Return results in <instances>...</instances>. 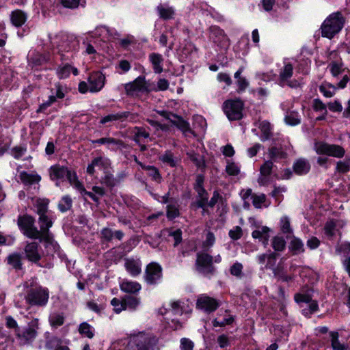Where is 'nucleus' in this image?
I'll return each instance as SVG.
<instances>
[{
    "mask_svg": "<svg viewBox=\"0 0 350 350\" xmlns=\"http://www.w3.org/2000/svg\"><path fill=\"white\" fill-rule=\"evenodd\" d=\"M25 290V300L30 306L45 307L49 299V290L39 284L36 280L31 278L23 283Z\"/></svg>",
    "mask_w": 350,
    "mask_h": 350,
    "instance_id": "1",
    "label": "nucleus"
},
{
    "mask_svg": "<svg viewBox=\"0 0 350 350\" xmlns=\"http://www.w3.org/2000/svg\"><path fill=\"white\" fill-rule=\"evenodd\" d=\"M345 19L341 12H336L329 15L321 25L323 37L332 39L342 29Z\"/></svg>",
    "mask_w": 350,
    "mask_h": 350,
    "instance_id": "2",
    "label": "nucleus"
},
{
    "mask_svg": "<svg viewBox=\"0 0 350 350\" xmlns=\"http://www.w3.org/2000/svg\"><path fill=\"white\" fill-rule=\"evenodd\" d=\"M49 175L52 180L56 182L58 186L60 183L68 180L74 187L78 181L75 172L67 167L60 165H54L49 168Z\"/></svg>",
    "mask_w": 350,
    "mask_h": 350,
    "instance_id": "3",
    "label": "nucleus"
},
{
    "mask_svg": "<svg viewBox=\"0 0 350 350\" xmlns=\"http://www.w3.org/2000/svg\"><path fill=\"white\" fill-rule=\"evenodd\" d=\"M155 338L150 334L139 332L131 334L126 346L128 350H150V346L155 343Z\"/></svg>",
    "mask_w": 350,
    "mask_h": 350,
    "instance_id": "4",
    "label": "nucleus"
},
{
    "mask_svg": "<svg viewBox=\"0 0 350 350\" xmlns=\"http://www.w3.org/2000/svg\"><path fill=\"white\" fill-rule=\"evenodd\" d=\"M17 224L25 236L32 239H38L40 233L35 226V219L32 216L29 215L18 216Z\"/></svg>",
    "mask_w": 350,
    "mask_h": 350,
    "instance_id": "5",
    "label": "nucleus"
},
{
    "mask_svg": "<svg viewBox=\"0 0 350 350\" xmlns=\"http://www.w3.org/2000/svg\"><path fill=\"white\" fill-rule=\"evenodd\" d=\"M38 329V319H35L29 323L28 325L23 330L17 331L16 334V338L20 345H25L33 342L37 336V329Z\"/></svg>",
    "mask_w": 350,
    "mask_h": 350,
    "instance_id": "6",
    "label": "nucleus"
},
{
    "mask_svg": "<svg viewBox=\"0 0 350 350\" xmlns=\"http://www.w3.org/2000/svg\"><path fill=\"white\" fill-rule=\"evenodd\" d=\"M213 257L206 253H198L196 261L197 271L206 277L214 275L215 269L213 265Z\"/></svg>",
    "mask_w": 350,
    "mask_h": 350,
    "instance_id": "7",
    "label": "nucleus"
},
{
    "mask_svg": "<svg viewBox=\"0 0 350 350\" xmlns=\"http://www.w3.org/2000/svg\"><path fill=\"white\" fill-rule=\"evenodd\" d=\"M314 149L318 154H325L336 158H342L345 154V150L337 144H329L323 142L314 144Z\"/></svg>",
    "mask_w": 350,
    "mask_h": 350,
    "instance_id": "8",
    "label": "nucleus"
},
{
    "mask_svg": "<svg viewBox=\"0 0 350 350\" xmlns=\"http://www.w3.org/2000/svg\"><path fill=\"white\" fill-rule=\"evenodd\" d=\"M38 223L40 226V233L38 240L45 241L48 243H52L53 236L50 232L49 228L53 226L52 219L46 214L39 215Z\"/></svg>",
    "mask_w": 350,
    "mask_h": 350,
    "instance_id": "9",
    "label": "nucleus"
},
{
    "mask_svg": "<svg viewBox=\"0 0 350 350\" xmlns=\"http://www.w3.org/2000/svg\"><path fill=\"white\" fill-rule=\"evenodd\" d=\"M243 104L240 100H228L224 103V111L230 120H238L243 117Z\"/></svg>",
    "mask_w": 350,
    "mask_h": 350,
    "instance_id": "10",
    "label": "nucleus"
},
{
    "mask_svg": "<svg viewBox=\"0 0 350 350\" xmlns=\"http://www.w3.org/2000/svg\"><path fill=\"white\" fill-rule=\"evenodd\" d=\"M24 252L26 258L33 263H36L40 266L39 264L40 260L42 258V250L40 245L37 242H27Z\"/></svg>",
    "mask_w": 350,
    "mask_h": 350,
    "instance_id": "11",
    "label": "nucleus"
},
{
    "mask_svg": "<svg viewBox=\"0 0 350 350\" xmlns=\"http://www.w3.org/2000/svg\"><path fill=\"white\" fill-rule=\"evenodd\" d=\"M218 307L219 303L215 298L205 294H202L198 297L196 301V308L206 313H211L216 310Z\"/></svg>",
    "mask_w": 350,
    "mask_h": 350,
    "instance_id": "12",
    "label": "nucleus"
},
{
    "mask_svg": "<svg viewBox=\"0 0 350 350\" xmlns=\"http://www.w3.org/2000/svg\"><path fill=\"white\" fill-rule=\"evenodd\" d=\"M295 301L297 304H308V308L302 309V314L306 317H310L319 310V305L316 301L312 300L309 294L297 293L295 295Z\"/></svg>",
    "mask_w": 350,
    "mask_h": 350,
    "instance_id": "13",
    "label": "nucleus"
},
{
    "mask_svg": "<svg viewBox=\"0 0 350 350\" xmlns=\"http://www.w3.org/2000/svg\"><path fill=\"white\" fill-rule=\"evenodd\" d=\"M162 277L161 267L154 262L149 264L146 270L145 280L149 284H156Z\"/></svg>",
    "mask_w": 350,
    "mask_h": 350,
    "instance_id": "14",
    "label": "nucleus"
},
{
    "mask_svg": "<svg viewBox=\"0 0 350 350\" xmlns=\"http://www.w3.org/2000/svg\"><path fill=\"white\" fill-rule=\"evenodd\" d=\"M125 91L126 94L129 96H133L139 92L148 91L145 77L139 76L133 82L126 83L125 85Z\"/></svg>",
    "mask_w": 350,
    "mask_h": 350,
    "instance_id": "15",
    "label": "nucleus"
},
{
    "mask_svg": "<svg viewBox=\"0 0 350 350\" xmlns=\"http://www.w3.org/2000/svg\"><path fill=\"white\" fill-rule=\"evenodd\" d=\"M210 38L221 47H228L230 45V40L224 31L217 26L210 27Z\"/></svg>",
    "mask_w": 350,
    "mask_h": 350,
    "instance_id": "16",
    "label": "nucleus"
},
{
    "mask_svg": "<svg viewBox=\"0 0 350 350\" xmlns=\"http://www.w3.org/2000/svg\"><path fill=\"white\" fill-rule=\"evenodd\" d=\"M105 83V77L100 72L92 73L88 77L89 91L97 92L102 90Z\"/></svg>",
    "mask_w": 350,
    "mask_h": 350,
    "instance_id": "17",
    "label": "nucleus"
},
{
    "mask_svg": "<svg viewBox=\"0 0 350 350\" xmlns=\"http://www.w3.org/2000/svg\"><path fill=\"white\" fill-rule=\"evenodd\" d=\"M110 165L111 162L109 159L103 157H96L88 165L87 172L92 176L96 172V167L104 172L110 169Z\"/></svg>",
    "mask_w": 350,
    "mask_h": 350,
    "instance_id": "18",
    "label": "nucleus"
},
{
    "mask_svg": "<svg viewBox=\"0 0 350 350\" xmlns=\"http://www.w3.org/2000/svg\"><path fill=\"white\" fill-rule=\"evenodd\" d=\"M61 42L57 45L59 52H69L76 50L79 46L78 40L73 36L62 35L60 36Z\"/></svg>",
    "mask_w": 350,
    "mask_h": 350,
    "instance_id": "19",
    "label": "nucleus"
},
{
    "mask_svg": "<svg viewBox=\"0 0 350 350\" xmlns=\"http://www.w3.org/2000/svg\"><path fill=\"white\" fill-rule=\"evenodd\" d=\"M129 118L133 120L134 115L131 114L129 111H120L116 113L109 114L102 118L100 120V123L105 124L109 122H115L118 120L124 121Z\"/></svg>",
    "mask_w": 350,
    "mask_h": 350,
    "instance_id": "20",
    "label": "nucleus"
},
{
    "mask_svg": "<svg viewBox=\"0 0 350 350\" xmlns=\"http://www.w3.org/2000/svg\"><path fill=\"white\" fill-rule=\"evenodd\" d=\"M142 264L139 260L126 258L124 262V267L127 272L133 277H136L141 273Z\"/></svg>",
    "mask_w": 350,
    "mask_h": 350,
    "instance_id": "21",
    "label": "nucleus"
},
{
    "mask_svg": "<svg viewBox=\"0 0 350 350\" xmlns=\"http://www.w3.org/2000/svg\"><path fill=\"white\" fill-rule=\"evenodd\" d=\"M120 288L124 293L135 294L141 290L142 286L137 282L123 280L120 284Z\"/></svg>",
    "mask_w": 350,
    "mask_h": 350,
    "instance_id": "22",
    "label": "nucleus"
},
{
    "mask_svg": "<svg viewBox=\"0 0 350 350\" xmlns=\"http://www.w3.org/2000/svg\"><path fill=\"white\" fill-rule=\"evenodd\" d=\"M293 73V66L288 62H284V66L280 69L279 72V83L281 86H284L286 81L292 77Z\"/></svg>",
    "mask_w": 350,
    "mask_h": 350,
    "instance_id": "23",
    "label": "nucleus"
},
{
    "mask_svg": "<svg viewBox=\"0 0 350 350\" xmlns=\"http://www.w3.org/2000/svg\"><path fill=\"white\" fill-rule=\"evenodd\" d=\"M27 19V14L21 10H15L10 14L11 23L16 27H21L24 25Z\"/></svg>",
    "mask_w": 350,
    "mask_h": 350,
    "instance_id": "24",
    "label": "nucleus"
},
{
    "mask_svg": "<svg viewBox=\"0 0 350 350\" xmlns=\"http://www.w3.org/2000/svg\"><path fill=\"white\" fill-rule=\"evenodd\" d=\"M269 231L270 229L268 227L260 226L252 232V236L254 239H259L266 246L269 239Z\"/></svg>",
    "mask_w": 350,
    "mask_h": 350,
    "instance_id": "25",
    "label": "nucleus"
},
{
    "mask_svg": "<svg viewBox=\"0 0 350 350\" xmlns=\"http://www.w3.org/2000/svg\"><path fill=\"white\" fill-rule=\"evenodd\" d=\"M159 159L171 167H175L178 164L180 159L175 157L171 150H166L159 157Z\"/></svg>",
    "mask_w": 350,
    "mask_h": 350,
    "instance_id": "26",
    "label": "nucleus"
},
{
    "mask_svg": "<svg viewBox=\"0 0 350 350\" xmlns=\"http://www.w3.org/2000/svg\"><path fill=\"white\" fill-rule=\"evenodd\" d=\"M157 10L160 18L163 20H170L174 18L175 15V10L172 6L167 4H160L157 6Z\"/></svg>",
    "mask_w": 350,
    "mask_h": 350,
    "instance_id": "27",
    "label": "nucleus"
},
{
    "mask_svg": "<svg viewBox=\"0 0 350 350\" xmlns=\"http://www.w3.org/2000/svg\"><path fill=\"white\" fill-rule=\"evenodd\" d=\"M137 163L143 169L148 172V175L151 177L152 180L160 183L162 180L161 175L159 173V170L153 165H147L143 164L142 162L136 160Z\"/></svg>",
    "mask_w": 350,
    "mask_h": 350,
    "instance_id": "28",
    "label": "nucleus"
},
{
    "mask_svg": "<svg viewBox=\"0 0 350 350\" xmlns=\"http://www.w3.org/2000/svg\"><path fill=\"white\" fill-rule=\"evenodd\" d=\"M171 122L177 126L185 136H187L189 133L194 135L190 128L189 124L187 121L184 120L181 117L175 115V117Z\"/></svg>",
    "mask_w": 350,
    "mask_h": 350,
    "instance_id": "29",
    "label": "nucleus"
},
{
    "mask_svg": "<svg viewBox=\"0 0 350 350\" xmlns=\"http://www.w3.org/2000/svg\"><path fill=\"white\" fill-rule=\"evenodd\" d=\"M19 178L21 182L25 185H31L35 183H38L41 180V176L38 174H29L25 171L20 172Z\"/></svg>",
    "mask_w": 350,
    "mask_h": 350,
    "instance_id": "30",
    "label": "nucleus"
},
{
    "mask_svg": "<svg viewBox=\"0 0 350 350\" xmlns=\"http://www.w3.org/2000/svg\"><path fill=\"white\" fill-rule=\"evenodd\" d=\"M132 133L133 135V140L138 144L144 142V139L150 137L149 132H148L144 127L142 126H135L132 130Z\"/></svg>",
    "mask_w": 350,
    "mask_h": 350,
    "instance_id": "31",
    "label": "nucleus"
},
{
    "mask_svg": "<svg viewBox=\"0 0 350 350\" xmlns=\"http://www.w3.org/2000/svg\"><path fill=\"white\" fill-rule=\"evenodd\" d=\"M149 59L152 65L155 73L163 72V58L161 54L152 53L149 55Z\"/></svg>",
    "mask_w": 350,
    "mask_h": 350,
    "instance_id": "32",
    "label": "nucleus"
},
{
    "mask_svg": "<svg viewBox=\"0 0 350 350\" xmlns=\"http://www.w3.org/2000/svg\"><path fill=\"white\" fill-rule=\"evenodd\" d=\"M310 169L309 162L304 159L297 160L293 164V170L298 175L307 174Z\"/></svg>",
    "mask_w": 350,
    "mask_h": 350,
    "instance_id": "33",
    "label": "nucleus"
},
{
    "mask_svg": "<svg viewBox=\"0 0 350 350\" xmlns=\"http://www.w3.org/2000/svg\"><path fill=\"white\" fill-rule=\"evenodd\" d=\"M288 249L293 255H297L304 252V245L300 239L293 236Z\"/></svg>",
    "mask_w": 350,
    "mask_h": 350,
    "instance_id": "34",
    "label": "nucleus"
},
{
    "mask_svg": "<svg viewBox=\"0 0 350 350\" xmlns=\"http://www.w3.org/2000/svg\"><path fill=\"white\" fill-rule=\"evenodd\" d=\"M329 336L333 350H348V345L340 341L339 334L337 332H331Z\"/></svg>",
    "mask_w": 350,
    "mask_h": 350,
    "instance_id": "35",
    "label": "nucleus"
},
{
    "mask_svg": "<svg viewBox=\"0 0 350 350\" xmlns=\"http://www.w3.org/2000/svg\"><path fill=\"white\" fill-rule=\"evenodd\" d=\"M49 201L47 199L37 198L33 202L36 212L38 215L46 214Z\"/></svg>",
    "mask_w": 350,
    "mask_h": 350,
    "instance_id": "36",
    "label": "nucleus"
},
{
    "mask_svg": "<svg viewBox=\"0 0 350 350\" xmlns=\"http://www.w3.org/2000/svg\"><path fill=\"white\" fill-rule=\"evenodd\" d=\"M269 155L271 159L270 161H278L279 160L286 159L287 153L284 151L282 148L271 147L269 150Z\"/></svg>",
    "mask_w": 350,
    "mask_h": 350,
    "instance_id": "37",
    "label": "nucleus"
},
{
    "mask_svg": "<svg viewBox=\"0 0 350 350\" xmlns=\"http://www.w3.org/2000/svg\"><path fill=\"white\" fill-rule=\"evenodd\" d=\"M124 299L125 309L130 310H135L141 302L140 298L131 295L124 296Z\"/></svg>",
    "mask_w": 350,
    "mask_h": 350,
    "instance_id": "38",
    "label": "nucleus"
},
{
    "mask_svg": "<svg viewBox=\"0 0 350 350\" xmlns=\"http://www.w3.org/2000/svg\"><path fill=\"white\" fill-rule=\"evenodd\" d=\"M258 128L262 132V135L260 137L261 141H266L271 137V127L269 122H260L259 123Z\"/></svg>",
    "mask_w": 350,
    "mask_h": 350,
    "instance_id": "39",
    "label": "nucleus"
},
{
    "mask_svg": "<svg viewBox=\"0 0 350 350\" xmlns=\"http://www.w3.org/2000/svg\"><path fill=\"white\" fill-rule=\"evenodd\" d=\"M7 263L12 268L18 270L22 269L21 256L18 253H13L7 257Z\"/></svg>",
    "mask_w": 350,
    "mask_h": 350,
    "instance_id": "40",
    "label": "nucleus"
},
{
    "mask_svg": "<svg viewBox=\"0 0 350 350\" xmlns=\"http://www.w3.org/2000/svg\"><path fill=\"white\" fill-rule=\"evenodd\" d=\"M196 191L198 193L199 198L197 202V206L199 208H202L204 211H205V207L208 203V194L204 187L197 189Z\"/></svg>",
    "mask_w": 350,
    "mask_h": 350,
    "instance_id": "41",
    "label": "nucleus"
},
{
    "mask_svg": "<svg viewBox=\"0 0 350 350\" xmlns=\"http://www.w3.org/2000/svg\"><path fill=\"white\" fill-rule=\"evenodd\" d=\"M49 60V55L34 53L29 57V62L33 66H40L46 63Z\"/></svg>",
    "mask_w": 350,
    "mask_h": 350,
    "instance_id": "42",
    "label": "nucleus"
},
{
    "mask_svg": "<svg viewBox=\"0 0 350 350\" xmlns=\"http://www.w3.org/2000/svg\"><path fill=\"white\" fill-rule=\"evenodd\" d=\"M78 330L80 334L88 338H92L94 336L93 327L87 322L81 323L79 326Z\"/></svg>",
    "mask_w": 350,
    "mask_h": 350,
    "instance_id": "43",
    "label": "nucleus"
},
{
    "mask_svg": "<svg viewBox=\"0 0 350 350\" xmlns=\"http://www.w3.org/2000/svg\"><path fill=\"white\" fill-rule=\"evenodd\" d=\"M280 229L282 233L286 234V239H288L291 237V235L293 233V230L291 227L290 224V219L284 216L280 219Z\"/></svg>",
    "mask_w": 350,
    "mask_h": 350,
    "instance_id": "44",
    "label": "nucleus"
},
{
    "mask_svg": "<svg viewBox=\"0 0 350 350\" xmlns=\"http://www.w3.org/2000/svg\"><path fill=\"white\" fill-rule=\"evenodd\" d=\"M336 88H337L336 86L326 82L323 83L319 86L320 92L327 98L332 97L336 93Z\"/></svg>",
    "mask_w": 350,
    "mask_h": 350,
    "instance_id": "45",
    "label": "nucleus"
},
{
    "mask_svg": "<svg viewBox=\"0 0 350 350\" xmlns=\"http://www.w3.org/2000/svg\"><path fill=\"white\" fill-rule=\"evenodd\" d=\"M324 230L325 234L329 238H332L337 234H340L336 224L334 221H327L325 226Z\"/></svg>",
    "mask_w": 350,
    "mask_h": 350,
    "instance_id": "46",
    "label": "nucleus"
},
{
    "mask_svg": "<svg viewBox=\"0 0 350 350\" xmlns=\"http://www.w3.org/2000/svg\"><path fill=\"white\" fill-rule=\"evenodd\" d=\"M284 120L287 124L291 126H295L301 122L299 115L295 111H286Z\"/></svg>",
    "mask_w": 350,
    "mask_h": 350,
    "instance_id": "47",
    "label": "nucleus"
},
{
    "mask_svg": "<svg viewBox=\"0 0 350 350\" xmlns=\"http://www.w3.org/2000/svg\"><path fill=\"white\" fill-rule=\"evenodd\" d=\"M74 187L77 189L83 196H88L94 202L98 203L99 197H98L94 192L88 191L84 188L83 185L78 180Z\"/></svg>",
    "mask_w": 350,
    "mask_h": 350,
    "instance_id": "48",
    "label": "nucleus"
},
{
    "mask_svg": "<svg viewBox=\"0 0 350 350\" xmlns=\"http://www.w3.org/2000/svg\"><path fill=\"white\" fill-rule=\"evenodd\" d=\"M187 156L190 160L198 167L202 168L205 166L204 161L202 157L196 153L193 150H189L187 152Z\"/></svg>",
    "mask_w": 350,
    "mask_h": 350,
    "instance_id": "49",
    "label": "nucleus"
},
{
    "mask_svg": "<svg viewBox=\"0 0 350 350\" xmlns=\"http://www.w3.org/2000/svg\"><path fill=\"white\" fill-rule=\"evenodd\" d=\"M105 175L101 177V183L109 187H113L116 185V179L113 175L110 172L109 169L103 172Z\"/></svg>",
    "mask_w": 350,
    "mask_h": 350,
    "instance_id": "50",
    "label": "nucleus"
},
{
    "mask_svg": "<svg viewBox=\"0 0 350 350\" xmlns=\"http://www.w3.org/2000/svg\"><path fill=\"white\" fill-rule=\"evenodd\" d=\"M72 201L70 197H69L68 196H65L62 197V198L59 201L58 208L61 212L64 213L70 209V208L72 207Z\"/></svg>",
    "mask_w": 350,
    "mask_h": 350,
    "instance_id": "51",
    "label": "nucleus"
},
{
    "mask_svg": "<svg viewBox=\"0 0 350 350\" xmlns=\"http://www.w3.org/2000/svg\"><path fill=\"white\" fill-rule=\"evenodd\" d=\"M105 145L109 150L114 151L123 146V142L113 137H107Z\"/></svg>",
    "mask_w": 350,
    "mask_h": 350,
    "instance_id": "52",
    "label": "nucleus"
},
{
    "mask_svg": "<svg viewBox=\"0 0 350 350\" xmlns=\"http://www.w3.org/2000/svg\"><path fill=\"white\" fill-rule=\"evenodd\" d=\"M49 322L51 326L59 327L64 324V318L61 314L53 313L49 317Z\"/></svg>",
    "mask_w": 350,
    "mask_h": 350,
    "instance_id": "53",
    "label": "nucleus"
},
{
    "mask_svg": "<svg viewBox=\"0 0 350 350\" xmlns=\"http://www.w3.org/2000/svg\"><path fill=\"white\" fill-rule=\"evenodd\" d=\"M226 172L229 176H237L240 173V167L237 163L228 161Z\"/></svg>",
    "mask_w": 350,
    "mask_h": 350,
    "instance_id": "54",
    "label": "nucleus"
},
{
    "mask_svg": "<svg viewBox=\"0 0 350 350\" xmlns=\"http://www.w3.org/2000/svg\"><path fill=\"white\" fill-rule=\"evenodd\" d=\"M271 245L275 251L281 252L284 250L286 242L282 237H275L272 240Z\"/></svg>",
    "mask_w": 350,
    "mask_h": 350,
    "instance_id": "55",
    "label": "nucleus"
},
{
    "mask_svg": "<svg viewBox=\"0 0 350 350\" xmlns=\"http://www.w3.org/2000/svg\"><path fill=\"white\" fill-rule=\"evenodd\" d=\"M243 265L240 262H236L230 268V273L233 276L241 278L243 275Z\"/></svg>",
    "mask_w": 350,
    "mask_h": 350,
    "instance_id": "56",
    "label": "nucleus"
},
{
    "mask_svg": "<svg viewBox=\"0 0 350 350\" xmlns=\"http://www.w3.org/2000/svg\"><path fill=\"white\" fill-rule=\"evenodd\" d=\"M124 297L122 300L118 299V298H113L111 301V304L113 306V310L116 313H120L122 310H125V306H124Z\"/></svg>",
    "mask_w": 350,
    "mask_h": 350,
    "instance_id": "57",
    "label": "nucleus"
},
{
    "mask_svg": "<svg viewBox=\"0 0 350 350\" xmlns=\"http://www.w3.org/2000/svg\"><path fill=\"white\" fill-rule=\"evenodd\" d=\"M71 70H72V66H70L68 64H66L62 66H60L57 69V73L58 77L60 79H65V78H67L70 75V74L71 72Z\"/></svg>",
    "mask_w": 350,
    "mask_h": 350,
    "instance_id": "58",
    "label": "nucleus"
},
{
    "mask_svg": "<svg viewBox=\"0 0 350 350\" xmlns=\"http://www.w3.org/2000/svg\"><path fill=\"white\" fill-rule=\"evenodd\" d=\"M273 167V163L272 161H267L263 165L260 167V174L265 176H270L272 172V169Z\"/></svg>",
    "mask_w": 350,
    "mask_h": 350,
    "instance_id": "59",
    "label": "nucleus"
},
{
    "mask_svg": "<svg viewBox=\"0 0 350 350\" xmlns=\"http://www.w3.org/2000/svg\"><path fill=\"white\" fill-rule=\"evenodd\" d=\"M56 101L55 96L54 95L49 96L47 100L40 105L38 109L36 110L37 113L44 112L49 107Z\"/></svg>",
    "mask_w": 350,
    "mask_h": 350,
    "instance_id": "60",
    "label": "nucleus"
},
{
    "mask_svg": "<svg viewBox=\"0 0 350 350\" xmlns=\"http://www.w3.org/2000/svg\"><path fill=\"white\" fill-rule=\"evenodd\" d=\"M252 199L253 205L257 208H260L262 204L265 202L266 196L264 194L254 195L252 196Z\"/></svg>",
    "mask_w": 350,
    "mask_h": 350,
    "instance_id": "61",
    "label": "nucleus"
},
{
    "mask_svg": "<svg viewBox=\"0 0 350 350\" xmlns=\"http://www.w3.org/2000/svg\"><path fill=\"white\" fill-rule=\"evenodd\" d=\"M61 345V340L57 337H52L46 342L45 347L49 350L56 349Z\"/></svg>",
    "mask_w": 350,
    "mask_h": 350,
    "instance_id": "62",
    "label": "nucleus"
},
{
    "mask_svg": "<svg viewBox=\"0 0 350 350\" xmlns=\"http://www.w3.org/2000/svg\"><path fill=\"white\" fill-rule=\"evenodd\" d=\"M179 215V211L174 204L167 206V217L169 219H174Z\"/></svg>",
    "mask_w": 350,
    "mask_h": 350,
    "instance_id": "63",
    "label": "nucleus"
},
{
    "mask_svg": "<svg viewBox=\"0 0 350 350\" xmlns=\"http://www.w3.org/2000/svg\"><path fill=\"white\" fill-rule=\"evenodd\" d=\"M193 342L188 338H183L180 340L181 350H193Z\"/></svg>",
    "mask_w": 350,
    "mask_h": 350,
    "instance_id": "64",
    "label": "nucleus"
}]
</instances>
